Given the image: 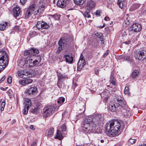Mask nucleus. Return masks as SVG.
<instances>
[{
  "instance_id": "obj_1",
  "label": "nucleus",
  "mask_w": 146,
  "mask_h": 146,
  "mask_svg": "<svg viewBox=\"0 0 146 146\" xmlns=\"http://www.w3.org/2000/svg\"><path fill=\"white\" fill-rule=\"evenodd\" d=\"M106 130L111 136H117L120 134L123 129L119 121L115 120L106 123Z\"/></svg>"
},
{
  "instance_id": "obj_2",
  "label": "nucleus",
  "mask_w": 146,
  "mask_h": 146,
  "mask_svg": "<svg viewBox=\"0 0 146 146\" xmlns=\"http://www.w3.org/2000/svg\"><path fill=\"white\" fill-rule=\"evenodd\" d=\"M56 108L51 106L45 107L43 110L42 115L44 117L46 118L49 117L54 113Z\"/></svg>"
},
{
  "instance_id": "obj_3",
  "label": "nucleus",
  "mask_w": 146,
  "mask_h": 146,
  "mask_svg": "<svg viewBox=\"0 0 146 146\" xmlns=\"http://www.w3.org/2000/svg\"><path fill=\"white\" fill-rule=\"evenodd\" d=\"M38 60L35 59L33 60L29 57L25 58V61L26 62V68H31L37 65L41 61V58L40 56L37 57Z\"/></svg>"
},
{
  "instance_id": "obj_4",
  "label": "nucleus",
  "mask_w": 146,
  "mask_h": 146,
  "mask_svg": "<svg viewBox=\"0 0 146 146\" xmlns=\"http://www.w3.org/2000/svg\"><path fill=\"white\" fill-rule=\"evenodd\" d=\"M88 55H80L77 64V70L80 71L86 64L89 59Z\"/></svg>"
},
{
  "instance_id": "obj_5",
  "label": "nucleus",
  "mask_w": 146,
  "mask_h": 146,
  "mask_svg": "<svg viewBox=\"0 0 146 146\" xmlns=\"http://www.w3.org/2000/svg\"><path fill=\"white\" fill-rule=\"evenodd\" d=\"M123 98H117V101L119 103H115L110 105L109 106V110L112 112L115 111L116 110H119L120 111L121 109V107H120V106H121V102H123Z\"/></svg>"
},
{
  "instance_id": "obj_6",
  "label": "nucleus",
  "mask_w": 146,
  "mask_h": 146,
  "mask_svg": "<svg viewBox=\"0 0 146 146\" xmlns=\"http://www.w3.org/2000/svg\"><path fill=\"white\" fill-rule=\"evenodd\" d=\"M121 106H120V107H121L120 111H121L124 116L128 117L131 116V112L130 111L129 109L128 108L126 105V102L123 100V102H121Z\"/></svg>"
},
{
  "instance_id": "obj_7",
  "label": "nucleus",
  "mask_w": 146,
  "mask_h": 146,
  "mask_svg": "<svg viewBox=\"0 0 146 146\" xmlns=\"http://www.w3.org/2000/svg\"><path fill=\"white\" fill-rule=\"evenodd\" d=\"M141 29V25L139 23L133 24L128 29V33L129 35H131L134 32H139Z\"/></svg>"
},
{
  "instance_id": "obj_8",
  "label": "nucleus",
  "mask_w": 146,
  "mask_h": 146,
  "mask_svg": "<svg viewBox=\"0 0 146 146\" xmlns=\"http://www.w3.org/2000/svg\"><path fill=\"white\" fill-rule=\"evenodd\" d=\"M8 63V55H2L0 58V66L2 68H5Z\"/></svg>"
},
{
  "instance_id": "obj_9",
  "label": "nucleus",
  "mask_w": 146,
  "mask_h": 146,
  "mask_svg": "<svg viewBox=\"0 0 146 146\" xmlns=\"http://www.w3.org/2000/svg\"><path fill=\"white\" fill-rule=\"evenodd\" d=\"M36 27L38 29H46L49 27V25L46 22L43 21H38L36 25Z\"/></svg>"
},
{
  "instance_id": "obj_10",
  "label": "nucleus",
  "mask_w": 146,
  "mask_h": 146,
  "mask_svg": "<svg viewBox=\"0 0 146 146\" xmlns=\"http://www.w3.org/2000/svg\"><path fill=\"white\" fill-rule=\"evenodd\" d=\"M39 51L35 47H33L29 49L26 50L24 51V55H31L33 54H38Z\"/></svg>"
},
{
  "instance_id": "obj_11",
  "label": "nucleus",
  "mask_w": 146,
  "mask_h": 146,
  "mask_svg": "<svg viewBox=\"0 0 146 146\" xmlns=\"http://www.w3.org/2000/svg\"><path fill=\"white\" fill-rule=\"evenodd\" d=\"M18 74L19 76L23 78H27L30 77V74L26 71L25 72L24 70H21L18 71Z\"/></svg>"
},
{
  "instance_id": "obj_12",
  "label": "nucleus",
  "mask_w": 146,
  "mask_h": 146,
  "mask_svg": "<svg viewBox=\"0 0 146 146\" xmlns=\"http://www.w3.org/2000/svg\"><path fill=\"white\" fill-rule=\"evenodd\" d=\"M69 3V0H58L56 4L59 7L63 8L66 7Z\"/></svg>"
},
{
  "instance_id": "obj_13",
  "label": "nucleus",
  "mask_w": 146,
  "mask_h": 146,
  "mask_svg": "<svg viewBox=\"0 0 146 146\" xmlns=\"http://www.w3.org/2000/svg\"><path fill=\"white\" fill-rule=\"evenodd\" d=\"M37 92V88L33 85L31 86L30 88L26 89L25 90L26 93L29 95L34 94Z\"/></svg>"
},
{
  "instance_id": "obj_14",
  "label": "nucleus",
  "mask_w": 146,
  "mask_h": 146,
  "mask_svg": "<svg viewBox=\"0 0 146 146\" xmlns=\"http://www.w3.org/2000/svg\"><path fill=\"white\" fill-rule=\"evenodd\" d=\"M94 119L96 122L100 123L103 121L104 120L103 115L102 114L96 113L95 115Z\"/></svg>"
},
{
  "instance_id": "obj_15",
  "label": "nucleus",
  "mask_w": 146,
  "mask_h": 146,
  "mask_svg": "<svg viewBox=\"0 0 146 146\" xmlns=\"http://www.w3.org/2000/svg\"><path fill=\"white\" fill-rule=\"evenodd\" d=\"M70 40V36L68 35H66L64 37L61 38L59 41L60 40L61 44L64 46Z\"/></svg>"
},
{
  "instance_id": "obj_16",
  "label": "nucleus",
  "mask_w": 146,
  "mask_h": 146,
  "mask_svg": "<svg viewBox=\"0 0 146 146\" xmlns=\"http://www.w3.org/2000/svg\"><path fill=\"white\" fill-rule=\"evenodd\" d=\"M95 5V3L94 1L89 0L87 2L86 8L88 10H90L94 8Z\"/></svg>"
},
{
  "instance_id": "obj_17",
  "label": "nucleus",
  "mask_w": 146,
  "mask_h": 146,
  "mask_svg": "<svg viewBox=\"0 0 146 146\" xmlns=\"http://www.w3.org/2000/svg\"><path fill=\"white\" fill-rule=\"evenodd\" d=\"M85 129H83V130L87 133H90L94 132L95 129L93 124H90L89 126L84 127Z\"/></svg>"
},
{
  "instance_id": "obj_18",
  "label": "nucleus",
  "mask_w": 146,
  "mask_h": 146,
  "mask_svg": "<svg viewBox=\"0 0 146 146\" xmlns=\"http://www.w3.org/2000/svg\"><path fill=\"white\" fill-rule=\"evenodd\" d=\"M93 120H94V119L91 117L86 118L85 119L83 124V127L88 126L90 124H92V121Z\"/></svg>"
},
{
  "instance_id": "obj_19",
  "label": "nucleus",
  "mask_w": 146,
  "mask_h": 146,
  "mask_svg": "<svg viewBox=\"0 0 146 146\" xmlns=\"http://www.w3.org/2000/svg\"><path fill=\"white\" fill-rule=\"evenodd\" d=\"M74 57V55H64L66 62L69 64L73 63Z\"/></svg>"
},
{
  "instance_id": "obj_20",
  "label": "nucleus",
  "mask_w": 146,
  "mask_h": 146,
  "mask_svg": "<svg viewBox=\"0 0 146 146\" xmlns=\"http://www.w3.org/2000/svg\"><path fill=\"white\" fill-rule=\"evenodd\" d=\"M20 10L19 7H16L13 8V13L14 16L15 17L19 16L20 14Z\"/></svg>"
},
{
  "instance_id": "obj_21",
  "label": "nucleus",
  "mask_w": 146,
  "mask_h": 146,
  "mask_svg": "<svg viewBox=\"0 0 146 146\" xmlns=\"http://www.w3.org/2000/svg\"><path fill=\"white\" fill-rule=\"evenodd\" d=\"M10 26L9 24L6 22H2L0 24V30L1 31H4L5 29Z\"/></svg>"
},
{
  "instance_id": "obj_22",
  "label": "nucleus",
  "mask_w": 146,
  "mask_h": 146,
  "mask_svg": "<svg viewBox=\"0 0 146 146\" xmlns=\"http://www.w3.org/2000/svg\"><path fill=\"white\" fill-rule=\"evenodd\" d=\"M139 75V72L138 70H134L131 74V77L133 79H135L138 78Z\"/></svg>"
},
{
  "instance_id": "obj_23",
  "label": "nucleus",
  "mask_w": 146,
  "mask_h": 146,
  "mask_svg": "<svg viewBox=\"0 0 146 146\" xmlns=\"http://www.w3.org/2000/svg\"><path fill=\"white\" fill-rule=\"evenodd\" d=\"M25 107L27 108H29V107L32 105L31 101L29 99L26 98L25 99L24 103Z\"/></svg>"
},
{
  "instance_id": "obj_24",
  "label": "nucleus",
  "mask_w": 146,
  "mask_h": 146,
  "mask_svg": "<svg viewBox=\"0 0 146 146\" xmlns=\"http://www.w3.org/2000/svg\"><path fill=\"white\" fill-rule=\"evenodd\" d=\"M26 62L25 61V58L22 60H21L19 62V66L21 67L24 68H26Z\"/></svg>"
},
{
  "instance_id": "obj_25",
  "label": "nucleus",
  "mask_w": 146,
  "mask_h": 146,
  "mask_svg": "<svg viewBox=\"0 0 146 146\" xmlns=\"http://www.w3.org/2000/svg\"><path fill=\"white\" fill-rule=\"evenodd\" d=\"M63 134V132L60 131V130H58L57 131L56 135L55 138L61 140L63 138L62 135Z\"/></svg>"
},
{
  "instance_id": "obj_26",
  "label": "nucleus",
  "mask_w": 146,
  "mask_h": 146,
  "mask_svg": "<svg viewBox=\"0 0 146 146\" xmlns=\"http://www.w3.org/2000/svg\"><path fill=\"white\" fill-rule=\"evenodd\" d=\"M116 80L115 78L113 76V74H111L109 82L110 84H111L115 86L116 84Z\"/></svg>"
},
{
  "instance_id": "obj_27",
  "label": "nucleus",
  "mask_w": 146,
  "mask_h": 146,
  "mask_svg": "<svg viewBox=\"0 0 146 146\" xmlns=\"http://www.w3.org/2000/svg\"><path fill=\"white\" fill-rule=\"evenodd\" d=\"M74 3L76 5H81L83 4L86 2V0H73Z\"/></svg>"
},
{
  "instance_id": "obj_28",
  "label": "nucleus",
  "mask_w": 146,
  "mask_h": 146,
  "mask_svg": "<svg viewBox=\"0 0 146 146\" xmlns=\"http://www.w3.org/2000/svg\"><path fill=\"white\" fill-rule=\"evenodd\" d=\"M94 34L95 35L99 38L102 42L104 41V38H103V35L102 33L97 32H95Z\"/></svg>"
},
{
  "instance_id": "obj_29",
  "label": "nucleus",
  "mask_w": 146,
  "mask_h": 146,
  "mask_svg": "<svg viewBox=\"0 0 146 146\" xmlns=\"http://www.w3.org/2000/svg\"><path fill=\"white\" fill-rule=\"evenodd\" d=\"M140 7V5L138 3L133 4L129 9L130 11H133L137 9Z\"/></svg>"
},
{
  "instance_id": "obj_30",
  "label": "nucleus",
  "mask_w": 146,
  "mask_h": 146,
  "mask_svg": "<svg viewBox=\"0 0 146 146\" xmlns=\"http://www.w3.org/2000/svg\"><path fill=\"white\" fill-rule=\"evenodd\" d=\"M125 1L124 0H118L117 1V5L119 6L120 8L122 9L124 5V3Z\"/></svg>"
},
{
  "instance_id": "obj_31",
  "label": "nucleus",
  "mask_w": 146,
  "mask_h": 146,
  "mask_svg": "<svg viewBox=\"0 0 146 146\" xmlns=\"http://www.w3.org/2000/svg\"><path fill=\"white\" fill-rule=\"evenodd\" d=\"M49 16L52 17L54 20H58L59 19L60 17V15H58L57 14H55L54 15L51 14L48 15Z\"/></svg>"
},
{
  "instance_id": "obj_32",
  "label": "nucleus",
  "mask_w": 146,
  "mask_h": 146,
  "mask_svg": "<svg viewBox=\"0 0 146 146\" xmlns=\"http://www.w3.org/2000/svg\"><path fill=\"white\" fill-rule=\"evenodd\" d=\"M65 101V98L63 97H61L59 98L57 101L58 103L60 106L62 104V103Z\"/></svg>"
},
{
  "instance_id": "obj_33",
  "label": "nucleus",
  "mask_w": 146,
  "mask_h": 146,
  "mask_svg": "<svg viewBox=\"0 0 146 146\" xmlns=\"http://www.w3.org/2000/svg\"><path fill=\"white\" fill-rule=\"evenodd\" d=\"M60 40L58 42L59 47L58 48L56 52V53L57 54H58L59 52L61 51V50L62 49V46H63L62 44H61Z\"/></svg>"
},
{
  "instance_id": "obj_34",
  "label": "nucleus",
  "mask_w": 146,
  "mask_h": 146,
  "mask_svg": "<svg viewBox=\"0 0 146 146\" xmlns=\"http://www.w3.org/2000/svg\"><path fill=\"white\" fill-rule=\"evenodd\" d=\"M44 6L43 5H42L41 6H39L37 11V13H36V14H37L38 13H41L44 10Z\"/></svg>"
},
{
  "instance_id": "obj_35",
  "label": "nucleus",
  "mask_w": 146,
  "mask_h": 146,
  "mask_svg": "<svg viewBox=\"0 0 146 146\" xmlns=\"http://www.w3.org/2000/svg\"><path fill=\"white\" fill-rule=\"evenodd\" d=\"M82 14L85 18H89L91 17V15L90 14V12L88 11H86L84 13H82Z\"/></svg>"
},
{
  "instance_id": "obj_36",
  "label": "nucleus",
  "mask_w": 146,
  "mask_h": 146,
  "mask_svg": "<svg viewBox=\"0 0 146 146\" xmlns=\"http://www.w3.org/2000/svg\"><path fill=\"white\" fill-rule=\"evenodd\" d=\"M54 131V129L53 128H50L48 133V136L50 137L52 136L53 134Z\"/></svg>"
},
{
  "instance_id": "obj_37",
  "label": "nucleus",
  "mask_w": 146,
  "mask_h": 146,
  "mask_svg": "<svg viewBox=\"0 0 146 146\" xmlns=\"http://www.w3.org/2000/svg\"><path fill=\"white\" fill-rule=\"evenodd\" d=\"M39 110V108L36 107L35 108H33L31 110V112L34 114H37L38 112V110Z\"/></svg>"
},
{
  "instance_id": "obj_38",
  "label": "nucleus",
  "mask_w": 146,
  "mask_h": 146,
  "mask_svg": "<svg viewBox=\"0 0 146 146\" xmlns=\"http://www.w3.org/2000/svg\"><path fill=\"white\" fill-rule=\"evenodd\" d=\"M61 130L60 131H61L62 132H65L66 130V126L65 124L62 125L60 127Z\"/></svg>"
},
{
  "instance_id": "obj_39",
  "label": "nucleus",
  "mask_w": 146,
  "mask_h": 146,
  "mask_svg": "<svg viewBox=\"0 0 146 146\" xmlns=\"http://www.w3.org/2000/svg\"><path fill=\"white\" fill-rule=\"evenodd\" d=\"M57 76L58 79L61 80L65 78V76L61 74L60 73L58 72L57 73Z\"/></svg>"
},
{
  "instance_id": "obj_40",
  "label": "nucleus",
  "mask_w": 146,
  "mask_h": 146,
  "mask_svg": "<svg viewBox=\"0 0 146 146\" xmlns=\"http://www.w3.org/2000/svg\"><path fill=\"white\" fill-rule=\"evenodd\" d=\"M35 9V5L32 4L29 7L28 10H29V11L33 13Z\"/></svg>"
},
{
  "instance_id": "obj_41",
  "label": "nucleus",
  "mask_w": 146,
  "mask_h": 146,
  "mask_svg": "<svg viewBox=\"0 0 146 146\" xmlns=\"http://www.w3.org/2000/svg\"><path fill=\"white\" fill-rule=\"evenodd\" d=\"M8 52L7 50L1 49L0 50V55H8Z\"/></svg>"
},
{
  "instance_id": "obj_42",
  "label": "nucleus",
  "mask_w": 146,
  "mask_h": 146,
  "mask_svg": "<svg viewBox=\"0 0 146 146\" xmlns=\"http://www.w3.org/2000/svg\"><path fill=\"white\" fill-rule=\"evenodd\" d=\"M33 13L31 12V11H29V10H28L25 13L26 17L27 18L29 17Z\"/></svg>"
},
{
  "instance_id": "obj_43",
  "label": "nucleus",
  "mask_w": 146,
  "mask_h": 146,
  "mask_svg": "<svg viewBox=\"0 0 146 146\" xmlns=\"http://www.w3.org/2000/svg\"><path fill=\"white\" fill-rule=\"evenodd\" d=\"M36 35V33L35 31L31 32L29 34V36L31 38H33Z\"/></svg>"
},
{
  "instance_id": "obj_44",
  "label": "nucleus",
  "mask_w": 146,
  "mask_h": 146,
  "mask_svg": "<svg viewBox=\"0 0 146 146\" xmlns=\"http://www.w3.org/2000/svg\"><path fill=\"white\" fill-rule=\"evenodd\" d=\"M5 101L4 100L2 101L1 104V111H3L4 109V108L5 106Z\"/></svg>"
},
{
  "instance_id": "obj_45",
  "label": "nucleus",
  "mask_w": 146,
  "mask_h": 146,
  "mask_svg": "<svg viewBox=\"0 0 146 146\" xmlns=\"http://www.w3.org/2000/svg\"><path fill=\"white\" fill-rule=\"evenodd\" d=\"M124 92L125 94H129V88L128 87L126 86L124 90Z\"/></svg>"
},
{
  "instance_id": "obj_46",
  "label": "nucleus",
  "mask_w": 146,
  "mask_h": 146,
  "mask_svg": "<svg viewBox=\"0 0 146 146\" xmlns=\"http://www.w3.org/2000/svg\"><path fill=\"white\" fill-rule=\"evenodd\" d=\"M26 81L25 79L21 80L19 81V83L22 85H25L27 84Z\"/></svg>"
},
{
  "instance_id": "obj_47",
  "label": "nucleus",
  "mask_w": 146,
  "mask_h": 146,
  "mask_svg": "<svg viewBox=\"0 0 146 146\" xmlns=\"http://www.w3.org/2000/svg\"><path fill=\"white\" fill-rule=\"evenodd\" d=\"M29 108H27L25 107L24 109L23 110V113L24 114H26L27 113Z\"/></svg>"
},
{
  "instance_id": "obj_48",
  "label": "nucleus",
  "mask_w": 146,
  "mask_h": 146,
  "mask_svg": "<svg viewBox=\"0 0 146 146\" xmlns=\"http://www.w3.org/2000/svg\"><path fill=\"white\" fill-rule=\"evenodd\" d=\"M136 140L135 139H130L129 140V142L132 144H133L135 143Z\"/></svg>"
},
{
  "instance_id": "obj_49",
  "label": "nucleus",
  "mask_w": 146,
  "mask_h": 146,
  "mask_svg": "<svg viewBox=\"0 0 146 146\" xmlns=\"http://www.w3.org/2000/svg\"><path fill=\"white\" fill-rule=\"evenodd\" d=\"M26 80V82L27 84H30L32 83L33 80L32 79H27Z\"/></svg>"
},
{
  "instance_id": "obj_50",
  "label": "nucleus",
  "mask_w": 146,
  "mask_h": 146,
  "mask_svg": "<svg viewBox=\"0 0 146 146\" xmlns=\"http://www.w3.org/2000/svg\"><path fill=\"white\" fill-rule=\"evenodd\" d=\"M7 81L9 84H10L12 82V78L11 76H10L8 77Z\"/></svg>"
},
{
  "instance_id": "obj_51",
  "label": "nucleus",
  "mask_w": 146,
  "mask_h": 146,
  "mask_svg": "<svg viewBox=\"0 0 146 146\" xmlns=\"http://www.w3.org/2000/svg\"><path fill=\"white\" fill-rule=\"evenodd\" d=\"M146 54V51L142 50L140 51L139 55H145Z\"/></svg>"
},
{
  "instance_id": "obj_52",
  "label": "nucleus",
  "mask_w": 146,
  "mask_h": 146,
  "mask_svg": "<svg viewBox=\"0 0 146 146\" xmlns=\"http://www.w3.org/2000/svg\"><path fill=\"white\" fill-rule=\"evenodd\" d=\"M101 11L100 10H97L96 11L95 15L97 16H100Z\"/></svg>"
},
{
  "instance_id": "obj_53",
  "label": "nucleus",
  "mask_w": 146,
  "mask_h": 146,
  "mask_svg": "<svg viewBox=\"0 0 146 146\" xmlns=\"http://www.w3.org/2000/svg\"><path fill=\"white\" fill-rule=\"evenodd\" d=\"M122 56V55H115V58H116V59L117 58L118 60L121 59L122 60H124L123 59V58H121V56Z\"/></svg>"
},
{
  "instance_id": "obj_54",
  "label": "nucleus",
  "mask_w": 146,
  "mask_h": 146,
  "mask_svg": "<svg viewBox=\"0 0 146 146\" xmlns=\"http://www.w3.org/2000/svg\"><path fill=\"white\" fill-rule=\"evenodd\" d=\"M14 29L16 31H19V28L18 26H15L14 27Z\"/></svg>"
},
{
  "instance_id": "obj_55",
  "label": "nucleus",
  "mask_w": 146,
  "mask_h": 146,
  "mask_svg": "<svg viewBox=\"0 0 146 146\" xmlns=\"http://www.w3.org/2000/svg\"><path fill=\"white\" fill-rule=\"evenodd\" d=\"M27 0H20V3L22 5H24L26 2Z\"/></svg>"
},
{
  "instance_id": "obj_56",
  "label": "nucleus",
  "mask_w": 146,
  "mask_h": 146,
  "mask_svg": "<svg viewBox=\"0 0 146 146\" xmlns=\"http://www.w3.org/2000/svg\"><path fill=\"white\" fill-rule=\"evenodd\" d=\"M5 76H4L0 80V83L2 82H3L5 79Z\"/></svg>"
},
{
  "instance_id": "obj_57",
  "label": "nucleus",
  "mask_w": 146,
  "mask_h": 146,
  "mask_svg": "<svg viewBox=\"0 0 146 146\" xmlns=\"http://www.w3.org/2000/svg\"><path fill=\"white\" fill-rule=\"evenodd\" d=\"M124 43L127 44H129L131 43V41L129 40L126 41L124 42Z\"/></svg>"
},
{
  "instance_id": "obj_58",
  "label": "nucleus",
  "mask_w": 146,
  "mask_h": 146,
  "mask_svg": "<svg viewBox=\"0 0 146 146\" xmlns=\"http://www.w3.org/2000/svg\"><path fill=\"white\" fill-rule=\"evenodd\" d=\"M125 23H126L127 25H128L129 24L130 22H129V21L127 19L125 21Z\"/></svg>"
},
{
  "instance_id": "obj_59",
  "label": "nucleus",
  "mask_w": 146,
  "mask_h": 146,
  "mask_svg": "<svg viewBox=\"0 0 146 146\" xmlns=\"http://www.w3.org/2000/svg\"><path fill=\"white\" fill-rule=\"evenodd\" d=\"M95 74L97 75V76H98V74H99V72H98V70L96 69H95Z\"/></svg>"
},
{
  "instance_id": "obj_60",
  "label": "nucleus",
  "mask_w": 146,
  "mask_h": 146,
  "mask_svg": "<svg viewBox=\"0 0 146 146\" xmlns=\"http://www.w3.org/2000/svg\"><path fill=\"white\" fill-rule=\"evenodd\" d=\"M140 52V51L139 50H136L135 51V53L136 54H139Z\"/></svg>"
},
{
  "instance_id": "obj_61",
  "label": "nucleus",
  "mask_w": 146,
  "mask_h": 146,
  "mask_svg": "<svg viewBox=\"0 0 146 146\" xmlns=\"http://www.w3.org/2000/svg\"><path fill=\"white\" fill-rule=\"evenodd\" d=\"M104 19L106 21H108L110 20V19L109 18V17H105Z\"/></svg>"
},
{
  "instance_id": "obj_62",
  "label": "nucleus",
  "mask_w": 146,
  "mask_h": 146,
  "mask_svg": "<svg viewBox=\"0 0 146 146\" xmlns=\"http://www.w3.org/2000/svg\"><path fill=\"white\" fill-rule=\"evenodd\" d=\"M105 30L106 31V32H108L109 31V28L108 27H106L105 28Z\"/></svg>"
},
{
  "instance_id": "obj_63",
  "label": "nucleus",
  "mask_w": 146,
  "mask_h": 146,
  "mask_svg": "<svg viewBox=\"0 0 146 146\" xmlns=\"http://www.w3.org/2000/svg\"><path fill=\"white\" fill-rule=\"evenodd\" d=\"M36 144L35 142H33L31 145V146H36Z\"/></svg>"
},
{
  "instance_id": "obj_64",
  "label": "nucleus",
  "mask_w": 146,
  "mask_h": 146,
  "mask_svg": "<svg viewBox=\"0 0 146 146\" xmlns=\"http://www.w3.org/2000/svg\"><path fill=\"white\" fill-rule=\"evenodd\" d=\"M110 52L109 50H107V52L104 55H108Z\"/></svg>"
}]
</instances>
